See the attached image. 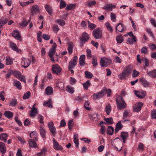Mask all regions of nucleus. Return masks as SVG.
<instances>
[{
	"label": "nucleus",
	"mask_w": 156,
	"mask_h": 156,
	"mask_svg": "<svg viewBox=\"0 0 156 156\" xmlns=\"http://www.w3.org/2000/svg\"><path fill=\"white\" fill-rule=\"evenodd\" d=\"M117 108L119 110H122L126 108L127 105L122 96H119L116 99Z\"/></svg>",
	"instance_id": "nucleus-1"
},
{
	"label": "nucleus",
	"mask_w": 156,
	"mask_h": 156,
	"mask_svg": "<svg viewBox=\"0 0 156 156\" xmlns=\"http://www.w3.org/2000/svg\"><path fill=\"white\" fill-rule=\"evenodd\" d=\"M89 38V35L87 33L84 32L83 33L82 37L80 38V46L81 47H82L83 44L88 41Z\"/></svg>",
	"instance_id": "nucleus-2"
},
{
	"label": "nucleus",
	"mask_w": 156,
	"mask_h": 156,
	"mask_svg": "<svg viewBox=\"0 0 156 156\" xmlns=\"http://www.w3.org/2000/svg\"><path fill=\"white\" fill-rule=\"evenodd\" d=\"M112 62L111 59L108 58H102L100 61V64L102 67H107Z\"/></svg>",
	"instance_id": "nucleus-3"
},
{
	"label": "nucleus",
	"mask_w": 156,
	"mask_h": 156,
	"mask_svg": "<svg viewBox=\"0 0 156 156\" xmlns=\"http://www.w3.org/2000/svg\"><path fill=\"white\" fill-rule=\"evenodd\" d=\"M102 32L99 28L94 29L93 31L92 34L94 37L96 39H99L102 37Z\"/></svg>",
	"instance_id": "nucleus-4"
},
{
	"label": "nucleus",
	"mask_w": 156,
	"mask_h": 156,
	"mask_svg": "<svg viewBox=\"0 0 156 156\" xmlns=\"http://www.w3.org/2000/svg\"><path fill=\"white\" fill-rule=\"evenodd\" d=\"M78 57L75 56L70 60L69 63L68 67L70 68H73L77 63Z\"/></svg>",
	"instance_id": "nucleus-5"
},
{
	"label": "nucleus",
	"mask_w": 156,
	"mask_h": 156,
	"mask_svg": "<svg viewBox=\"0 0 156 156\" xmlns=\"http://www.w3.org/2000/svg\"><path fill=\"white\" fill-rule=\"evenodd\" d=\"M13 74L19 80L26 83L25 77L22 75L20 72L15 71L13 72Z\"/></svg>",
	"instance_id": "nucleus-6"
},
{
	"label": "nucleus",
	"mask_w": 156,
	"mask_h": 156,
	"mask_svg": "<svg viewBox=\"0 0 156 156\" xmlns=\"http://www.w3.org/2000/svg\"><path fill=\"white\" fill-rule=\"evenodd\" d=\"M51 70L52 73L54 74L57 75L59 74L61 71V67L57 64L53 65L52 66Z\"/></svg>",
	"instance_id": "nucleus-7"
},
{
	"label": "nucleus",
	"mask_w": 156,
	"mask_h": 156,
	"mask_svg": "<svg viewBox=\"0 0 156 156\" xmlns=\"http://www.w3.org/2000/svg\"><path fill=\"white\" fill-rule=\"evenodd\" d=\"M21 65L23 67H27L30 64V60L28 58H22L21 62Z\"/></svg>",
	"instance_id": "nucleus-8"
},
{
	"label": "nucleus",
	"mask_w": 156,
	"mask_h": 156,
	"mask_svg": "<svg viewBox=\"0 0 156 156\" xmlns=\"http://www.w3.org/2000/svg\"><path fill=\"white\" fill-rule=\"evenodd\" d=\"M39 7L37 5H33L31 9V13L32 15L37 14L39 12Z\"/></svg>",
	"instance_id": "nucleus-9"
},
{
	"label": "nucleus",
	"mask_w": 156,
	"mask_h": 156,
	"mask_svg": "<svg viewBox=\"0 0 156 156\" xmlns=\"http://www.w3.org/2000/svg\"><path fill=\"white\" fill-rule=\"evenodd\" d=\"M133 68V65H129L126 67L123 72L127 76H128L130 74Z\"/></svg>",
	"instance_id": "nucleus-10"
},
{
	"label": "nucleus",
	"mask_w": 156,
	"mask_h": 156,
	"mask_svg": "<svg viewBox=\"0 0 156 156\" xmlns=\"http://www.w3.org/2000/svg\"><path fill=\"white\" fill-rule=\"evenodd\" d=\"M143 105V103L139 102L136 103L133 107L134 111L135 112H139L141 109Z\"/></svg>",
	"instance_id": "nucleus-11"
},
{
	"label": "nucleus",
	"mask_w": 156,
	"mask_h": 156,
	"mask_svg": "<svg viewBox=\"0 0 156 156\" xmlns=\"http://www.w3.org/2000/svg\"><path fill=\"white\" fill-rule=\"evenodd\" d=\"M135 94L139 98H142L144 97L146 92L144 91H135Z\"/></svg>",
	"instance_id": "nucleus-12"
},
{
	"label": "nucleus",
	"mask_w": 156,
	"mask_h": 156,
	"mask_svg": "<svg viewBox=\"0 0 156 156\" xmlns=\"http://www.w3.org/2000/svg\"><path fill=\"white\" fill-rule=\"evenodd\" d=\"M116 7L115 5H112V4H108L106 6L103 7L104 9L105 10L107 11H111L113 9Z\"/></svg>",
	"instance_id": "nucleus-13"
},
{
	"label": "nucleus",
	"mask_w": 156,
	"mask_h": 156,
	"mask_svg": "<svg viewBox=\"0 0 156 156\" xmlns=\"http://www.w3.org/2000/svg\"><path fill=\"white\" fill-rule=\"evenodd\" d=\"M116 29V32H117V31L120 32H122L124 30H126V27L122 23H119L117 24Z\"/></svg>",
	"instance_id": "nucleus-14"
},
{
	"label": "nucleus",
	"mask_w": 156,
	"mask_h": 156,
	"mask_svg": "<svg viewBox=\"0 0 156 156\" xmlns=\"http://www.w3.org/2000/svg\"><path fill=\"white\" fill-rule=\"evenodd\" d=\"M48 126L52 134H54L56 132V129L54 126V123L52 122H49L48 123Z\"/></svg>",
	"instance_id": "nucleus-15"
},
{
	"label": "nucleus",
	"mask_w": 156,
	"mask_h": 156,
	"mask_svg": "<svg viewBox=\"0 0 156 156\" xmlns=\"http://www.w3.org/2000/svg\"><path fill=\"white\" fill-rule=\"evenodd\" d=\"M55 52V49L51 48L49 50L48 53V56L50 58L52 62H54V55Z\"/></svg>",
	"instance_id": "nucleus-16"
},
{
	"label": "nucleus",
	"mask_w": 156,
	"mask_h": 156,
	"mask_svg": "<svg viewBox=\"0 0 156 156\" xmlns=\"http://www.w3.org/2000/svg\"><path fill=\"white\" fill-rule=\"evenodd\" d=\"M12 36L16 39L19 40L20 41L22 40L21 36L18 31L14 30L12 32Z\"/></svg>",
	"instance_id": "nucleus-17"
},
{
	"label": "nucleus",
	"mask_w": 156,
	"mask_h": 156,
	"mask_svg": "<svg viewBox=\"0 0 156 156\" xmlns=\"http://www.w3.org/2000/svg\"><path fill=\"white\" fill-rule=\"evenodd\" d=\"M6 147L5 144L2 142H0V151L1 153L3 154L6 153Z\"/></svg>",
	"instance_id": "nucleus-18"
},
{
	"label": "nucleus",
	"mask_w": 156,
	"mask_h": 156,
	"mask_svg": "<svg viewBox=\"0 0 156 156\" xmlns=\"http://www.w3.org/2000/svg\"><path fill=\"white\" fill-rule=\"evenodd\" d=\"M104 90H102L97 94H94L93 95V99L94 100L97 99L102 98L104 95Z\"/></svg>",
	"instance_id": "nucleus-19"
},
{
	"label": "nucleus",
	"mask_w": 156,
	"mask_h": 156,
	"mask_svg": "<svg viewBox=\"0 0 156 156\" xmlns=\"http://www.w3.org/2000/svg\"><path fill=\"white\" fill-rule=\"evenodd\" d=\"M85 55H81L79 58V64L81 66H83L85 65Z\"/></svg>",
	"instance_id": "nucleus-20"
},
{
	"label": "nucleus",
	"mask_w": 156,
	"mask_h": 156,
	"mask_svg": "<svg viewBox=\"0 0 156 156\" xmlns=\"http://www.w3.org/2000/svg\"><path fill=\"white\" fill-rule=\"evenodd\" d=\"M53 141L54 143L53 147L56 150H62V147L61 146L59 145L58 143L56 141L55 139L53 140Z\"/></svg>",
	"instance_id": "nucleus-21"
},
{
	"label": "nucleus",
	"mask_w": 156,
	"mask_h": 156,
	"mask_svg": "<svg viewBox=\"0 0 156 156\" xmlns=\"http://www.w3.org/2000/svg\"><path fill=\"white\" fill-rule=\"evenodd\" d=\"M8 135L5 133H1L0 134V140L6 142L8 139Z\"/></svg>",
	"instance_id": "nucleus-22"
},
{
	"label": "nucleus",
	"mask_w": 156,
	"mask_h": 156,
	"mask_svg": "<svg viewBox=\"0 0 156 156\" xmlns=\"http://www.w3.org/2000/svg\"><path fill=\"white\" fill-rule=\"evenodd\" d=\"M147 73L151 77L153 78L156 77V70L155 69H154L153 70L150 71H149L147 69Z\"/></svg>",
	"instance_id": "nucleus-23"
},
{
	"label": "nucleus",
	"mask_w": 156,
	"mask_h": 156,
	"mask_svg": "<svg viewBox=\"0 0 156 156\" xmlns=\"http://www.w3.org/2000/svg\"><path fill=\"white\" fill-rule=\"evenodd\" d=\"M53 88L51 87H47L45 89V94L48 95H51L53 94Z\"/></svg>",
	"instance_id": "nucleus-24"
},
{
	"label": "nucleus",
	"mask_w": 156,
	"mask_h": 156,
	"mask_svg": "<svg viewBox=\"0 0 156 156\" xmlns=\"http://www.w3.org/2000/svg\"><path fill=\"white\" fill-rule=\"evenodd\" d=\"M123 125L121 121H119L116 124L115 128V133H117L118 131L121 130L123 127Z\"/></svg>",
	"instance_id": "nucleus-25"
},
{
	"label": "nucleus",
	"mask_w": 156,
	"mask_h": 156,
	"mask_svg": "<svg viewBox=\"0 0 156 156\" xmlns=\"http://www.w3.org/2000/svg\"><path fill=\"white\" fill-rule=\"evenodd\" d=\"M10 47L13 50L17 52H18L20 51V50L18 48L16 44L12 42L10 43Z\"/></svg>",
	"instance_id": "nucleus-26"
},
{
	"label": "nucleus",
	"mask_w": 156,
	"mask_h": 156,
	"mask_svg": "<svg viewBox=\"0 0 156 156\" xmlns=\"http://www.w3.org/2000/svg\"><path fill=\"white\" fill-rule=\"evenodd\" d=\"M35 104L33 105L32 110L30 113V115L31 116H34L37 114V109L35 107Z\"/></svg>",
	"instance_id": "nucleus-27"
},
{
	"label": "nucleus",
	"mask_w": 156,
	"mask_h": 156,
	"mask_svg": "<svg viewBox=\"0 0 156 156\" xmlns=\"http://www.w3.org/2000/svg\"><path fill=\"white\" fill-rule=\"evenodd\" d=\"M35 141L32 139L29 140V145L30 147H37Z\"/></svg>",
	"instance_id": "nucleus-28"
},
{
	"label": "nucleus",
	"mask_w": 156,
	"mask_h": 156,
	"mask_svg": "<svg viewBox=\"0 0 156 156\" xmlns=\"http://www.w3.org/2000/svg\"><path fill=\"white\" fill-rule=\"evenodd\" d=\"M4 115L8 119H10L13 117V114L12 112L7 111L5 112Z\"/></svg>",
	"instance_id": "nucleus-29"
},
{
	"label": "nucleus",
	"mask_w": 156,
	"mask_h": 156,
	"mask_svg": "<svg viewBox=\"0 0 156 156\" xmlns=\"http://www.w3.org/2000/svg\"><path fill=\"white\" fill-rule=\"evenodd\" d=\"M8 20L6 18L3 17L0 19V27H2L7 23Z\"/></svg>",
	"instance_id": "nucleus-30"
},
{
	"label": "nucleus",
	"mask_w": 156,
	"mask_h": 156,
	"mask_svg": "<svg viewBox=\"0 0 156 156\" xmlns=\"http://www.w3.org/2000/svg\"><path fill=\"white\" fill-rule=\"evenodd\" d=\"M30 137L31 138V139L33 140L34 141L37 140V133L34 131H33L30 134Z\"/></svg>",
	"instance_id": "nucleus-31"
},
{
	"label": "nucleus",
	"mask_w": 156,
	"mask_h": 156,
	"mask_svg": "<svg viewBox=\"0 0 156 156\" xmlns=\"http://www.w3.org/2000/svg\"><path fill=\"white\" fill-rule=\"evenodd\" d=\"M140 82L144 87H147L149 84V83L147 81V80L144 78H141L140 80Z\"/></svg>",
	"instance_id": "nucleus-32"
},
{
	"label": "nucleus",
	"mask_w": 156,
	"mask_h": 156,
	"mask_svg": "<svg viewBox=\"0 0 156 156\" xmlns=\"http://www.w3.org/2000/svg\"><path fill=\"white\" fill-rule=\"evenodd\" d=\"M66 91L69 93L72 94L74 92V88L71 86H67L66 87Z\"/></svg>",
	"instance_id": "nucleus-33"
},
{
	"label": "nucleus",
	"mask_w": 156,
	"mask_h": 156,
	"mask_svg": "<svg viewBox=\"0 0 156 156\" xmlns=\"http://www.w3.org/2000/svg\"><path fill=\"white\" fill-rule=\"evenodd\" d=\"M13 85L19 90H20L22 88L21 83L19 81L14 80V81Z\"/></svg>",
	"instance_id": "nucleus-34"
},
{
	"label": "nucleus",
	"mask_w": 156,
	"mask_h": 156,
	"mask_svg": "<svg viewBox=\"0 0 156 156\" xmlns=\"http://www.w3.org/2000/svg\"><path fill=\"white\" fill-rule=\"evenodd\" d=\"M85 98H86L87 99V96L86 95H84L82 97L80 96H78L75 99V100L79 102L83 103V99Z\"/></svg>",
	"instance_id": "nucleus-35"
},
{
	"label": "nucleus",
	"mask_w": 156,
	"mask_h": 156,
	"mask_svg": "<svg viewBox=\"0 0 156 156\" xmlns=\"http://www.w3.org/2000/svg\"><path fill=\"white\" fill-rule=\"evenodd\" d=\"M45 8L48 13L51 15L52 13V10L51 7L48 5H46Z\"/></svg>",
	"instance_id": "nucleus-36"
},
{
	"label": "nucleus",
	"mask_w": 156,
	"mask_h": 156,
	"mask_svg": "<svg viewBox=\"0 0 156 156\" xmlns=\"http://www.w3.org/2000/svg\"><path fill=\"white\" fill-rule=\"evenodd\" d=\"M114 131V129L112 126H108L107 129V134L110 135H112Z\"/></svg>",
	"instance_id": "nucleus-37"
},
{
	"label": "nucleus",
	"mask_w": 156,
	"mask_h": 156,
	"mask_svg": "<svg viewBox=\"0 0 156 156\" xmlns=\"http://www.w3.org/2000/svg\"><path fill=\"white\" fill-rule=\"evenodd\" d=\"M78 136L77 135H74L73 136V141L74 143L76 145V146L77 147H78L79 146V140L78 139Z\"/></svg>",
	"instance_id": "nucleus-38"
},
{
	"label": "nucleus",
	"mask_w": 156,
	"mask_h": 156,
	"mask_svg": "<svg viewBox=\"0 0 156 156\" xmlns=\"http://www.w3.org/2000/svg\"><path fill=\"white\" fill-rule=\"evenodd\" d=\"M73 43L72 42L69 43L68 48V50L70 54H71L73 52Z\"/></svg>",
	"instance_id": "nucleus-39"
},
{
	"label": "nucleus",
	"mask_w": 156,
	"mask_h": 156,
	"mask_svg": "<svg viewBox=\"0 0 156 156\" xmlns=\"http://www.w3.org/2000/svg\"><path fill=\"white\" fill-rule=\"evenodd\" d=\"M111 106L109 104H108L106 106L105 110L107 115H108L110 114L111 112Z\"/></svg>",
	"instance_id": "nucleus-40"
},
{
	"label": "nucleus",
	"mask_w": 156,
	"mask_h": 156,
	"mask_svg": "<svg viewBox=\"0 0 156 156\" xmlns=\"http://www.w3.org/2000/svg\"><path fill=\"white\" fill-rule=\"evenodd\" d=\"M41 135L43 138H45L46 137V131L43 128L41 127L40 129Z\"/></svg>",
	"instance_id": "nucleus-41"
},
{
	"label": "nucleus",
	"mask_w": 156,
	"mask_h": 156,
	"mask_svg": "<svg viewBox=\"0 0 156 156\" xmlns=\"http://www.w3.org/2000/svg\"><path fill=\"white\" fill-rule=\"evenodd\" d=\"M74 123L73 119L70 120L68 123V126L69 130H71L73 128Z\"/></svg>",
	"instance_id": "nucleus-42"
},
{
	"label": "nucleus",
	"mask_w": 156,
	"mask_h": 156,
	"mask_svg": "<svg viewBox=\"0 0 156 156\" xmlns=\"http://www.w3.org/2000/svg\"><path fill=\"white\" fill-rule=\"evenodd\" d=\"M6 64L7 65H9L12 64L13 61L12 59L9 57H6Z\"/></svg>",
	"instance_id": "nucleus-43"
},
{
	"label": "nucleus",
	"mask_w": 156,
	"mask_h": 156,
	"mask_svg": "<svg viewBox=\"0 0 156 156\" xmlns=\"http://www.w3.org/2000/svg\"><path fill=\"white\" fill-rule=\"evenodd\" d=\"M51 100L50 99L48 101H44L43 103V105L45 107H48L49 108H52V105L50 103Z\"/></svg>",
	"instance_id": "nucleus-44"
},
{
	"label": "nucleus",
	"mask_w": 156,
	"mask_h": 156,
	"mask_svg": "<svg viewBox=\"0 0 156 156\" xmlns=\"http://www.w3.org/2000/svg\"><path fill=\"white\" fill-rule=\"evenodd\" d=\"M85 77L87 78L91 79L93 77V74L90 72L88 71L85 72Z\"/></svg>",
	"instance_id": "nucleus-45"
},
{
	"label": "nucleus",
	"mask_w": 156,
	"mask_h": 156,
	"mask_svg": "<svg viewBox=\"0 0 156 156\" xmlns=\"http://www.w3.org/2000/svg\"><path fill=\"white\" fill-rule=\"evenodd\" d=\"M128 136L129 134L127 132H122L120 135L122 139H126Z\"/></svg>",
	"instance_id": "nucleus-46"
},
{
	"label": "nucleus",
	"mask_w": 156,
	"mask_h": 156,
	"mask_svg": "<svg viewBox=\"0 0 156 156\" xmlns=\"http://www.w3.org/2000/svg\"><path fill=\"white\" fill-rule=\"evenodd\" d=\"M104 120L106 122L108 123L112 124L114 122L113 119L112 117H110L108 118H105Z\"/></svg>",
	"instance_id": "nucleus-47"
},
{
	"label": "nucleus",
	"mask_w": 156,
	"mask_h": 156,
	"mask_svg": "<svg viewBox=\"0 0 156 156\" xmlns=\"http://www.w3.org/2000/svg\"><path fill=\"white\" fill-rule=\"evenodd\" d=\"M90 105V102L88 101H86L84 103V107L87 110L90 111L91 110V108L89 107Z\"/></svg>",
	"instance_id": "nucleus-48"
},
{
	"label": "nucleus",
	"mask_w": 156,
	"mask_h": 156,
	"mask_svg": "<svg viewBox=\"0 0 156 156\" xmlns=\"http://www.w3.org/2000/svg\"><path fill=\"white\" fill-rule=\"evenodd\" d=\"M116 40L118 43H121L123 42V38L121 35H119L116 37Z\"/></svg>",
	"instance_id": "nucleus-49"
},
{
	"label": "nucleus",
	"mask_w": 156,
	"mask_h": 156,
	"mask_svg": "<svg viewBox=\"0 0 156 156\" xmlns=\"http://www.w3.org/2000/svg\"><path fill=\"white\" fill-rule=\"evenodd\" d=\"M30 96V92L29 91H27L25 93L23 97V99H28Z\"/></svg>",
	"instance_id": "nucleus-50"
},
{
	"label": "nucleus",
	"mask_w": 156,
	"mask_h": 156,
	"mask_svg": "<svg viewBox=\"0 0 156 156\" xmlns=\"http://www.w3.org/2000/svg\"><path fill=\"white\" fill-rule=\"evenodd\" d=\"M17 101L16 99H12L9 103V105L12 106H15L17 104Z\"/></svg>",
	"instance_id": "nucleus-51"
},
{
	"label": "nucleus",
	"mask_w": 156,
	"mask_h": 156,
	"mask_svg": "<svg viewBox=\"0 0 156 156\" xmlns=\"http://www.w3.org/2000/svg\"><path fill=\"white\" fill-rule=\"evenodd\" d=\"M88 22V27L90 30H92L96 27V25L95 24L90 23L89 21Z\"/></svg>",
	"instance_id": "nucleus-52"
},
{
	"label": "nucleus",
	"mask_w": 156,
	"mask_h": 156,
	"mask_svg": "<svg viewBox=\"0 0 156 156\" xmlns=\"http://www.w3.org/2000/svg\"><path fill=\"white\" fill-rule=\"evenodd\" d=\"M105 25L107 30L110 32H112L113 31V29L110 23L108 22H107Z\"/></svg>",
	"instance_id": "nucleus-53"
},
{
	"label": "nucleus",
	"mask_w": 156,
	"mask_h": 156,
	"mask_svg": "<svg viewBox=\"0 0 156 156\" xmlns=\"http://www.w3.org/2000/svg\"><path fill=\"white\" fill-rule=\"evenodd\" d=\"M56 22L61 26H63L65 24V21L62 20H56Z\"/></svg>",
	"instance_id": "nucleus-54"
},
{
	"label": "nucleus",
	"mask_w": 156,
	"mask_h": 156,
	"mask_svg": "<svg viewBox=\"0 0 156 156\" xmlns=\"http://www.w3.org/2000/svg\"><path fill=\"white\" fill-rule=\"evenodd\" d=\"M66 4L65 2L63 0H61L60 1V5L59 6L60 8L61 9L65 7L66 6Z\"/></svg>",
	"instance_id": "nucleus-55"
},
{
	"label": "nucleus",
	"mask_w": 156,
	"mask_h": 156,
	"mask_svg": "<svg viewBox=\"0 0 156 156\" xmlns=\"http://www.w3.org/2000/svg\"><path fill=\"white\" fill-rule=\"evenodd\" d=\"M96 2L95 1H91L88 2L87 3V6L90 7L92 6L95 5L96 4Z\"/></svg>",
	"instance_id": "nucleus-56"
},
{
	"label": "nucleus",
	"mask_w": 156,
	"mask_h": 156,
	"mask_svg": "<svg viewBox=\"0 0 156 156\" xmlns=\"http://www.w3.org/2000/svg\"><path fill=\"white\" fill-rule=\"evenodd\" d=\"M151 115L152 119H156V109H154L151 111Z\"/></svg>",
	"instance_id": "nucleus-57"
},
{
	"label": "nucleus",
	"mask_w": 156,
	"mask_h": 156,
	"mask_svg": "<svg viewBox=\"0 0 156 156\" xmlns=\"http://www.w3.org/2000/svg\"><path fill=\"white\" fill-rule=\"evenodd\" d=\"M139 72L135 69H134L133 71L132 76L133 77H135L138 76Z\"/></svg>",
	"instance_id": "nucleus-58"
},
{
	"label": "nucleus",
	"mask_w": 156,
	"mask_h": 156,
	"mask_svg": "<svg viewBox=\"0 0 156 156\" xmlns=\"http://www.w3.org/2000/svg\"><path fill=\"white\" fill-rule=\"evenodd\" d=\"M90 86V83L89 81H87L83 84V86L85 89H87Z\"/></svg>",
	"instance_id": "nucleus-59"
},
{
	"label": "nucleus",
	"mask_w": 156,
	"mask_h": 156,
	"mask_svg": "<svg viewBox=\"0 0 156 156\" xmlns=\"http://www.w3.org/2000/svg\"><path fill=\"white\" fill-rule=\"evenodd\" d=\"M111 20L113 22H115L116 21V16L115 14L112 12H111L110 14Z\"/></svg>",
	"instance_id": "nucleus-60"
},
{
	"label": "nucleus",
	"mask_w": 156,
	"mask_h": 156,
	"mask_svg": "<svg viewBox=\"0 0 156 156\" xmlns=\"http://www.w3.org/2000/svg\"><path fill=\"white\" fill-rule=\"evenodd\" d=\"M127 76L126 75L123 71L122 73L119 76V78L120 79H125L126 77Z\"/></svg>",
	"instance_id": "nucleus-61"
},
{
	"label": "nucleus",
	"mask_w": 156,
	"mask_h": 156,
	"mask_svg": "<svg viewBox=\"0 0 156 156\" xmlns=\"http://www.w3.org/2000/svg\"><path fill=\"white\" fill-rule=\"evenodd\" d=\"M53 29L54 32L57 33L59 30L58 26L57 25H55L53 27Z\"/></svg>",
	"instance_id": "nucleus-62"
},
{
	"label": "nucleus",
	"mask_w": 156,
	"mask_h": 156,
	"mask_svg": "<svg viewBox=\"0 0 156 156\" xmlns=\"http://www.w3.org/2000/svg\"><path fill=\"white\" fill-rule=\"evenodd\" d=\"M92 64L94 67H96L97 65V59L96 57H93L92 59Z\"/></svg>",
	"instance_id": "nucleus-63"
},
{
	"label": "nucleus",
	"mask_w": 156,
	"mask_h": 156,
	"mask_svg": "<svg viewBox=\"0 0 156 156\" xmlns=\"http://www.w3.org/2000/svg\"><path fill=\"white\" fill-rule=\"evenodd\" d=\"M87 56V57L91 58L92 57V55L91 54V51L90 49L87 48L86 49Z\"/></svg>",
	"instance_id": "nucleus-64"
}]
</instances>
